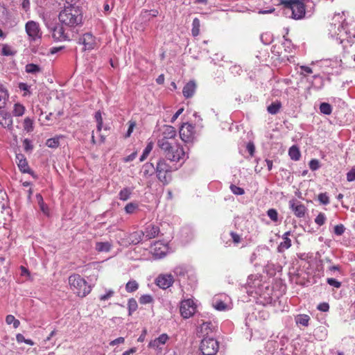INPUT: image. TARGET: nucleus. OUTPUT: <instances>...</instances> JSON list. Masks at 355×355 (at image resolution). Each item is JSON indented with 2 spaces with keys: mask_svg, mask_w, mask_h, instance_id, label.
Listing matches in <instances>:
<instances>
[{
  "mask_svg": "<svg viewBox=\"0 0 355 355\" xmlns=\"http://www.w3.org/2000/svg\"><path fill=\"white\" fill-rule=\"evenodd\" d=\"M78 0H66L64 7L60 11L58 19L60 22L67 27L74 28L83 22V12L77 6Z\"/></svg>",
  "mask_w": 355,
  "mask_h": 355,
  "instance_id": "f257e3e1",
  "label": "nucleus"
},
{
  "mask_svg": "<svg viewBox=\"0 0 355 355\" xmlns=\"http://www.w3.org/2000/svg\"><path fill=\"white\" fill-rule=\"evenodd\" d=\"M163 140H158V146L164 152L165 157L171 162L182 163L188 158L183 148L176 143L164 142Z\"/></svg>",
  "mask_w": 355,
  "mask_h": 355,
  "instance_id": "f03ea898",
  "label": "nucleus"
},
{
  "mask_svg": "<svg viewBox=\"0 0 355 355\" xmlns=\"http://www.w3.org/2000/svg\"><path fill=\"white\" fill-rule=\"evenodd\" d=\"M69 284L73 292L79 297H85L91 291V286L80 275L73 274L69 276Z\"/></svg>",
  "mask_w": 355,
  "mask_h": 355,
  "instance_id": "7ed1b4c3",
  "label": "nucleus"
},
{
  "mask_svg": "<svg viewBox=\"0 0 355 355\" xmlns=\"http://www.w3.org/2000/svg\"><path fill=\"white\" fill-rule=\"evenodd\" d=\"M280 4L291 10L292 18L301 19L305 15V5L302 0H280Z\"/></svg>",
  "mask_w": 355,
  "mask_h": 355,
  "instance_id": "20e7f679",
  "label": "nucleus"
},
{
  "mask_svg": "<svg viewBox=\"0 0 355 355\" xmlns=\"http://www.w3.org/2000/svg\"><path fill=\"white\" fill-rule=\"evenodd\" d=\"M177 169L178 167L174 168V170ZM172 171H173V168L167 164L164 159L161 158L159 159L156 166V173L158 180L164 184L169 183L171 178L167 176V173H171Z\"/></svg>",
  "mask_w": 355,
  "mask_h": 355,
  "instance_id": "39448f33",
  "label": "nucleus"
},
{
  "mask_svg": "<svg viewBox=\"0 0 355 355\" xmlns=\"http://www.w3.org/2000/svg\"><path fill=\"white\" fill-rule=\"evenodd\" d=\"M218 348L219 343L214 336H207L201 340L200 350L202 355H215Z\"/></svg>",
  "mask_w": 355,
  "mask_h": 355,
  "instance_id": "423d86ee",
  "label": "nucleus"
},
{
  "mask_svg": "<svg viewBox=\"0 0 355 355\" xmlns=\"http://www.w3.org/2000/svg\"><path fill=\"white\" fill-rule=\"evenodd\" d=\"M25 30L31 42H35L42 38V32L39 23L35 21H28L26 23Z\"/></svg>",
  "mask_w": 355,
  "mask_h": 355,
  "instance_id": "0eeeda50",
  "label": "nucleus"
},
{
  "mask_svg": "<svg viewBox=\"0 0 355 355\" xmlns=\"http://www.w3.org/2000/svg\"><path fill=\"white\" fill-rule=\"evenodd\" d=\"M48 29L52 33V37L55 41L62 42L69 40V37L67 33H65L64 25L61 24H49L46 23Z\"/></svg>",
  "mask_w": 355,
  "mask_h": 355,
  "instance_id": "6e6552de",
  "label": "nucleus"
},
{
  "mask_svg": "<svg viewBox=\"0 0 355 355\" xmlns=\"http://www.w3.org/2000/svg\"><path fill=\"white\" fill-rule=\"evenodd\" d=\"M15 159L19 170L21 173H28L35 180L38 179V175L30 168L28 162L24 154L17 153Z\"/></svg>",
  "mask_w": 355,
  "mask_h": 355,
  "instance_id": "1a4fd4ad",
  "label": "nucleus"
},
{
  "mask_svg": "<svg viewBox=\"0 0 355 355\" xmlns=\"http://www.w3.org/2000/svg\"><path fill=\"white\" fill-rule=\"evenodd\" d=\"M195 127L189 123H184L180 128V137L185 143L192 142L194 139Z\"/></svg>",
  "mask_w": 355,
  "mask_h": 355,
  "instance_id": "9d476101",
  "label": "nucleus"
},
{
  "mask_svg": "<svg viewBox=\"0 0 355 355\" xmlns=\"http://www.w3.org/2000/svg\"><path fill=\"white\" fill-rule=\"evenodd\" d=\"M196 305L191 299L184 300L181 302L180 313L184 318H189L196 311Z\"/></svg>",
  "mask_w": 355,
  "mask_h": 355,
  "instance_id": "9b49d317",
  "label": "nucleus"
},
{
  "mask_svg": "<svg viewBox=\"0 0 355 355\" xmlns=\"http://www.w3.org/2000/svg\"><path fill=\"white\" fill-rule=\"evenodd\" d=\"M78 43L84 46V51H91L96 46V37L90 33H86L78 38Z\"/></svg>",
  "mask_w": 355,
  "mask_h": 355,
  "instance_id": "f8f14e48",
  "label": "nucleus"
},
{
  "mask_svg": "<svg viewBox=\"0 0 355 355\" xmlns=\"http://www.w3.org/2000/svg\"><path fill=\"white\" fill-rule=\"evenodd\" d=\"M343 16L339 13L334 15L332 18V22L329 25V34L332 37L336 36L337 39L342 37L343 35L341 34V30L338 28V21L340 20L341 22L345 21V19H342Z\"/></svg>",
  "mask_w": 355,
  "mask_h": 355,
  "instance_id": "ddd939ff",
  "label": "nucleus"
},
{
  "mask_svg": "<svg viewBox=\"0 0 355 355\" xmlns=\"http://www.w3.org/2000/svg\"><path fill=\"white\" fill-rule=\"evenodd\" d=\"M338 21V28L341 30V34H343V37L338 38L341 42L346 40L349 42H355V33H352L349 28L348 24L345 21Z\"/></svg>",
  "mask_w": 355,
  "mask_h": 355,
  "instance_id": "4468645a",
  "label": "nucleus"
},
{
  "mask_svg": "<svg viewBox=\"0 0 355 355\" xmlns=\"http://www.w3.org/2000/svg\"><path fill=\"white\" fill-rule=\"evenodd\" d=\"M175 279L171 274H161L155 279L156 285L162 289H166L171 286Z\"/></svg>",
  "mask_w": 355,
  "mask_h": 355,
  "instance_id": "2eb2a0df",
  "label": "nucleus"
},
{
  "mask_svg": "<svg viewBox=\"0 0 355 355\" xmlns=\"http://www.w3.org/2000/svg\"><path fill=\"white\" fill-rule=\"evenodd\" d=\"M191 270L185 265L177 266L173 269L175 276L177 277V280L180 283L181 282H184L187 277L191 275Z\"/></svg>",
  "mask_w": 355,
  "mask_h": 355,
  "instance_id": "dca6fc26",
  "label": "nucleus"
},
{
  "mask_svg": "<svg viewBox=\"0 0 355 355\" xmlns=\"http://www.w3.org/2000/svg\"><path fill=\"white\" fill-rule=\"evenodd\" d=\"M290 208L293 211L294 214L297 218H302L305 216L306 211V207L300 202H296V200L293 199L289 201Z\"/></svg>",
  "mask_w": 355,
  "mask_h": 355,
  "instance_id": "f3484780",
  "label": "nucleus"
},
{
  "mask_svg": "<svg viewBox=\"0 0 355 355\" xmlns=\"http://www.w3.org/2000/svg\"><path fill=\"white\" fill-rule=\"evenodd\" d=\"M216 326L210 321L203 322L199 327L198 334L203 338L207 336H214V332L216 330Z\"/></svg>",
  "mask_w": 355,
  "mask_h": 355,
  "instance_id": "a211bd4d",
  "label": "nucleus"
},
{
  "mask_svg": "<svg viewBox=\"0 0 355 355\" xmlns=\"http://www.w3.org/2000/svg\"><path fill=\"white\" fill-rule=\"evenodd\" d=\"M142 232L146 240H150L158 236L159 233V227L157 225L149 224L146 225L144 230Z\"/></svg>",
  "mask_w": 355,
  "mask_h": 355,
  "instance_id": "6ab92c4d",
  "label": "nucleus"
},
{
  "mask_svg": "<svg viewBox=\"0 0 355 355\" xmlns=\"http://www.w3.org/2000/svg\"><path fill=\"white\" fill-rule=\"evenodd\" d=\"M291 234V231H288L285 232L282 238L283 241H282L277 246V252L279 253H283L286 250H288L291 247V240L288 238V236Z\"/></svg>",
  "mask_w": 355,
  "mask_h": 355,
  "instance_id": "aec40b11",
  "label": "nucleus"
},
{
  "mask_svg": "<svg viewBox=\"0 0 355 355\" xmlns=\"http://www.w3.org/2000/svg\"><path fill=\"white\" fill-rule=\"evenodd\" d=\"M168 248L166 245H162L159 241L155 243V248L153 249V257L156 259L164 258L167 253Z\"/></svg>",
  "mask_w": 355,
  "mask_h": 355,
  "instance_id": "412c9836",
  "label": "nucleus"
},
{
  "mask_svg": "<svg viewBox=\"0 0 355 355\" xmlns=\"http://www.w3.org/2000/svg\"><path fill=\"white\" fill-rule=\"evenodd\" d=\"M176 136V130L171 125H165L162 132V137L158 140H163L162 141L169 142V139H173Z\"/></svg>",
  "mask_w": 355,
  "mask_h": 355,
  "instance_id": "4be33fe9",
  "label": "nucleus"
},
{
  "mask_svg": "<svg viewBox=\"0 0 355 355\" xmlns=\"http://www.w3.org/2000/svg\"><path fill=\"white\" fill-rule=\"evenodd\" d=\"M196 85L193 80H190L183 87L182 94L183 96L187 98H191L195 93Z\"/></svg>",
  "mask_w": 355,
  "mask_h": 355,
  "instance_id": "5701e85b",
  "label": "nucleus"
},
{
  "mask_svg": "<svg viewBox=\"0 0 355 355\" xmlns=\"http://www.w3.org/2000/svg\"><path fill=\"white\" fill-rule=\"evenodd\" d=\"M141 173L144 178H148L156 173V167L154 166L153 163L146 162L142 166Z\"/></svg>",
  "mask_w": 355,
  "mask_h": 355,
  "instance_id": "b1692460",
  "label": "nucleus"
},
{
  "mask_svg": "<svg viewBox=\"0 0 355 355\" xmlns=\"http://www.w3.org/2000/svg\"><path fill=\"white\" fill-rule=\"evenodd\" d=\"M168 340V336L166 334H162L158 338L151 340L149 343L148 346L150 347L158 348L159 345H164Z\"/></svg>",
  "mask_w": 355,
  "mask_h": 355,
  "instance_id": "393cba45",
  "label": "nucleus"
},
{
  "mask_svg": "<svg viewBox=\"0 0 355 355\" xmlns=\"http://www.w3.org/2000/svg\"><path fill=\"white\" fill-rule=\"evenodd\" d=\"M112 248V243L109 241L96 242L95 250L98 252H108Z\"/></svg>",
  "mask_w": 355,
  "mask_h": 355,
  "instance_id": "a878e982",
  "label": "nucleus"
},
{
  "mask_svg": "<svg viewBox=\"0 0 355 355\" xmlns=\"http://www.w3.org/2000/svg\"><path fill=\"white\" fill-rule=\"evenodd\" d=\"M25 71L27 73L36 76L37 74L42 72V68L38 64L28 63L25 66Z\"/></svg>",
  "mask_w": 355,
  "mask_h": 355,
  "instance_id": "bb28decb",
  "label": "nucleus"
},
{
  "mask_svg": "<svg viewBox=\"0 0 355 355\" xmlns=\"http://www.w3.org/2000/svg\"><path fill=\"white\" fill-rule=\"evenodd\" d=\"M310 319V317L306 314H299L295 316V321L297 324L308 327Z\"/></svg>",
  "mask_w": 355,
  "mask_h": 355,
  "instance_id": "cd10ccee",
  "label": "nucleus"
},
{
  "mask_svg": "<svg viewBox=\"0 0 355 355\" xmlns=\"http://www.w3.org/2000/svg\"><path fill=\"white\" fill-rule=\"evenodd\" d=\"M324 86V79L320 75L313 76V80L311 81V87L316 89H320Z\"/></svg>",
  "mask_w": 355,
  "mask_h": 355,
  "instance_id": "c85d7f7f",
  "label": "nucleus"
},
{
  "mask_svg": "<svg viewBox=\"0 0 355 355\" xmlns=\"http://www.w3.org/2000/svg\"><path fill=\"white\" fill-rule=\"evenodd\" d=\"M288 155L290 156L292 160H299L301 157V153L299 148L295 145L292 146L288 150Z\"/></svg>",
  "mask_w": 355,
  "mask_h": 355,
  "instance_id": "c756f323",
  "label": "nucleus"
},
{
  "mask_svg": "<svg viewBox=\"0 0 355 355\" xmlns=\"http://www.w3.org/2000/svg\"><path fill=\"white\" fill-rule=\"evenodd\" d=\"M132 192V189L125 187L119 191V198L122 201H126L130 198Z\"/></svg>",
  "mask_w": 355,
  "mask_h": 355,
  "instance_id": "7c9ffc66",
  "label": "nucleus"
},
{
  "mask_svg": "<svg viewBox=\"0 0 355 355\" xmlns=\"http://www.w3.org/2000/svg\"><path fill=\"white\" fill-rule=\"evenodd\" d=\"M282 107V103L279 101H276L275 102L272 103L267 107V111L270 114H276L279 112L280 108Z\"/></svg>",
  "mask_w": 355,
  "mask_h": 355,
  "instance_id": "2f4dec72",
  "label": "nucleus"
},
{
  "mask_svg": "<svg viewBox=\"0 0 355 355\" xmlns=\"http://www.w3.org/2000/svg\"><path fill=\"white\" fill-rule=\"evenodd\" d=\"M144 238H145V236L142 231L134 232L130 235L132 243L134 245L138 244L140 242H141Z\"/></svg>",
  "mask_w": 355,
  "mask_h": 355,
  "instance_id": "473e14b6",
  "label": "nucleus"
},
{
  "mask_svg": "<svg viewBox=\"0 0 355 355\" xmlns=\"http://www.w3.org/2000/svg\"><path fill=\"white\" fill-rule=\"evenodd\" d=\"M8 97V93L2 85H0V109L6 105V99Z\"/></svg>",
  "mask_w": 355,
  "mask_h": 355,
  "instance_id": "72a5a7b5",
  "label": "nucleus"
},
{
  "mask_svg": "<svg viewBox=\"0 0 355 355\" xmlns=\"http://www.w3.org/2000/svg\"><path fill=\"white\" fill-rule=\"evenodd\" d=\"M200 21L197 17L193 19L191 33L193 37H196L200 33Z\"/></svg>",
  "mask_w": 355,
  "mask_h": 355,
  "instance_id": "f704fd0d",
  "label": "nucleus"
},
{
  "mask_svg": "<svg viewBox=\"0 0 355 355\" xmlns=\"http://www.w3.org/2000/svg\"><path fill=\"white\" fill-rule=\"evenodd\" d=\"M320 112L325 115H330L332 112V106L329 103H321L320 105Z\"/></svg>",
  "mask_w": 355,
  "mask_h": 355,
  "instance_id": "c9c22d12",
  "label": "nucleus"
},
{
  "mask_svg": "<svg viewBox=\"0 0 355 355\" xmlns=\"http://www.w3.org/2000/svg\"><path fill=\"white\" fill-rule=\"evenodd\" d=\"M94 119L96 121V129L98 132H101L103 128V122L102 118V114L100 110L95 112Z\"/></svg>",
  "mask_w": 355,
  "mask_h": 355,
  "instance_id": "e433bc0d",
  "label": "nucleus"
},
{
  "mask_svg": "<svg viewBox=\"0 0 355 355\" xmlns=\"http://www.w3.org/2000/svg\"><path fill=\"white\" fill-rule=\"evenodd\" d=\"M260 40L263 44L268 45L273 41V35L271 33L266 32L261 35Z\"/></svg>",
  "mask_w": 355,
  "mask_h": 355,
  "instance_id": "4c0bfd02",
  "label": "nucleus"
},
{
  "mask_svg": "<svg viewBox=\"0 0 355 355\" xmlns=\"http://www.w3.org/2000/svg\"><path fill=\"white\" fill-rule=\"evenodd\" d=\"M139 288V284L135 280H130L125 284V291L128 293H133Z\"/></svg>",
  "mask_w": 355,
  "mask_h": 355,
  "instance_id": "58836bf2",
  "label": "nucleus"
},
{
  "mask_svg": "<svg viewBox=\"0 0 355 355\" xmlns=\"http://www.w3.org/2000/svg\"><path fill=\"white\" fill-rule=\"evenodd\" d=\"M138 307L137 302L135 298H130L128 302V315H131Z\"/></svg>",
  "mask_w": 355,
  "mask_h": 355,
  "instance_id": "ea45409f",
  "label": "nucleus"
},
{
  "mask_svg": "<svg viewBox=\"0 0 355 355\" xmlns=\"http://www.w3.org/2000/svg\"><path fill=\"white\" fill-rule=\"evenodd\" d=\"M17 53L16 51L12 49L11 46L8 44H3L1 49V54L5 56H12Z\"/></svg>",
  "mask_w": 355,
  "mask_h": 355,
  "instance_id": "a19ab883",
  "label": "nucleus"
},
{
  "mask_svg": "<svg viewBox=\"0 0 355 355\" xmlns=\"http://www.w3.org/2000/svg\"><path fill=\"white\" fill-rule=\"evenodd\" d=\"M139 208V205L137 202H129L125 206V211L126 214H133L137 209H138Z\"/></svg>",
  "mask_w": 355,
  "mask_h": 355,
  "instance_id": "79ce46f5",
  "label": "nucleus"
},
{
  "mask_svg": "<svg viewBox=\"0 0 355 355\" xmlns=\"http://www.w3.org/2000/svg\"><path fill=\"white\" fill-rule=\"evenodd\" d=\"M59 139H60V137H58L48 139L46 140V145L49 148H58V147L59 146V145H60Z\"/></svg>",
  "mask_w": 355,
  "mask_h": 355,
  "instance_id": "37998d69",
  "label": "nucleus"
},
{
  "mask_svg": "<svg viewBox=\"0 0 355 355\" xmlns=\"http://www.w3.org/2000/svg\"><path fill=\"white\" fill-rule=\"evenodd\" d=\"M24 130L27 132H30L33 130V121L31 118H25L24 121Z\"/></svg>",
  "mask_w": 355,
  "mask_h": 355,
  "instance_id": "c03bdc74",
  "label": "nucleus"
},
{
  "mask_svg": "<svg viewBox=\"0 0 355 355\" xmlns=\"http://www.w3.org/2000/svg\"><path fill=\"white\" fill-rule=\"evenodd\" d=\"M24 111H25V107L22 105H21L19 103L15 104L14 110L12 111L13 114L15 116H21L24 114Z\"/></svg>",
  "mask_w": 355,
  "mask_h": 355,
  "instance_id": "a18cd8bd",
  "label": "nucleus"
},
{
  "mask_svg": "<svg viewBox=\"0 0 355 355\" xmlns=\"http://www.w3.org/2000/svg\"><path fill=\"white\" fill-rule=\"evenodd\" d=\"M6 322L8 324H12L13 327L15 329L20 324L19 320L16 319L12 315H8L6 318Z\"/></svg>",
  "mask_w": 355,
  "mask_h": 355,
  "instance_id": "49530a36",
  "label": "nucleus"
},
{
  "mask_svg": "<svg viewBox=\"0 0 355 355\" xmlns=\"http://www.w3.org/2000/svg\"><path fill=\"white\" fill-rule=\"evenodd\" d=\"M23 146L26 153H31L34 148L32 141L27 138L23 140Z\"/></svg>",
  "mask_w": 355,
  "mask_h": 355,
  "instance_id": "de8ad7c7",
  "label": "nucleus"
},
{
  "mask_svg": "<svg viewBox=\"0 0 355 355\" xmlns=\"http://www.w3.org/2000/svg\"><path fill=\"white\" fill-rule=\"evenodd\" d=\"M139 302L141 304H150V303H152L153 302V297L150 295L145 294V295H142L139 297Z\"/></svg>",
  "mask_w": 355,
  "mask_h": 355,
  "instance_id": "09e8293b",
  "label": "nucleus"
},
{
  "mask_svg": "<svg viewBox=\"0 0 355 355\" xmlns=\"http://www.w3.org/2000/svg\"><path fill=\"white\" fill-rule=\"evenodd\" d=\"M267 215L273 222L278 221V212L275 209H269Z\"/></svg>",
  "mask_w": 355,
  "mask_h": 355,
  "instance_id": "8fccbe9b",
  "label": "nucleus"
},
{
  "mask_svg": "<svg viewBox=\"0 0 355 355\" xmlns=\"http://www.w3.org/2000/svg\"><path fill=\"white\" fill-rule=\"evenodd\" d=\"M231 191L237 196H241L245 193V191L243 188L239 187L236 185L232 184L230 187Z\"/></svg>",
  "mask_w": 355,
  "mask_h": 355,
  "instance_id": "3c124183",
  "label": "nucleus"
},
{
  "mask_svg": "<svg viewBox=\"0 0 355 355\" xmlns=\"http://www.w3.org/2000/svg\"><path fill=\"white\" fill-rule=\"evenodd\" d=\"M213 306L218 311H224L227 309V304L221 300H215Z\"/></svg>",
  "mask_w": 355,
  "mask_h": 355,
  "instance_id": "603ef678",
  "label": "nucleus"
},
{
  "mask_svg": "<svg viewBox=\"0 0 355 355\" xmlns=\"http://www.w3.org/2000/svg\"><path fill=\"white\" fill-rule=\"evenodd\" d=\"M318 200L324 205L329 204V198L327 193H320L318 195Z\"/></svg>",
  "mask_w": 355,
  "mask_h": 355,
  "instance_id": "864d4df0",
  "label": "nucleus"
},
{
  "mask_svg": "<svg viewBox=\"0 0 355 355\" xmlns=\"http://www.w3.org/2000/svg\"><path fill=\"white\" fill-rule=\"evenodd\" d=\"M18 87L21 91L25 92V93L24 94V96H26L27 94L31 95V92L30 91L31 86L28 85L27 83H19Z\"/></svg>",
  "mask_w": 355,
  "mask_h": 355,
  "instance_id": "5fc2aeb1",
  "label": "nucleus"
},
{
  "mask_svg": "<svg viewBox=\"0 0 355 355\" xmlns=\"http://www.w3.org/2000/svg\"><path fill=\"white\" fill-rule=\"evenodd\" d=\"M326 220V216L324 213H319L318 215L315 218V223L318 225L319 226H321L324 224Z\"/></svg>",
  "mask_w": 355,
  "mask_h": 355,
  "instance_id": "6e6d98bb",
  "label": "nucleus"
},
{
  "mask_svg": "<svg viewBox=\"0 0 355 355\" xmlns=\"http://www.w3.org/2000/svg\"><path fill=\"white\" fill-rule=\"evenodd\" d=\"M309 166L313 171L318 170L320 167V162L316 159H311L309 163Z\"/></svg>",
  "mask_w": 355,
  "mask_h": 355,
  "instance_id": "4d7b16f0",
  "label": "nucleus"
},
{
  "mask_svg": "<svg viewBox=\"0 0 355 355\" xmlns=\"http://www.w3.org/2000/svg\"><path fill=\"white\" fill-rule=\"evenodd\" d=\"M327 283L329 285H330L333 287L337 288H339L342 285L340 282L338 281L337 279H336L334 278H327Z\"/></svg>",
  "mask_w": 355,
  "mask_h": 355,
  "instance_id": "13d9d810",
  "label": "nucleus"
},
{
  "mask_svg": "<svg viewBox=\"0 0 355 355\" xmlns=\"http://www.w3.org/2000/svg\"><path fill=\"white\" fill-rule=\"evenodd\" d=\"M230 71L232 74H233L234 76H236L241 74V73L242 71V69L239 65L235 64V65H232L230 68Z\"/></svg>",
  "mask_w": 355,
  "mask_h": 355,
  "instance_id": "bf43d9fd",
  "label": "nucleus"
},
{
  "mask_svg": "<svg viewBox=\"0 0 355 355\" xmlns=\"http://www.w3.org/2000/svg\"><path fill=\"white\" fill-rule=\"evenodd\" d=\"M345 227L343 224L337 225L334 227V234L337 236H341L345 232Z\"/></svg>",
  "mask_w": 355,
  "mask_h": 355,
  "instance_id": "052dcab7",
  "label": "nucleus"
},
{
  "mask_svg": "<svg viewBox=\"0 0 355 355\" xmlns=\"http://www.w3.org/2000/svg\"><path fill=\"white\" fill-rule=\"evenodd\" d=\"M284 42L283 43V46L284 47V49L287 52H291V40L288 39L286 35H284Z\"/></svg>",
  "mask_w": 355,
  "mask_h": 355,
  "instance_id": "680f3d73",
  "label": "nucleus"
},
{
  "mask_svg": "<svg viewBox=\"0 0 355 355\" xmlns=\"http://www.w3.org/2000/svg\"><path fill=\"white\" fill-rule=\"evenodd\" d=\"M300 74L304 76H306V73L310 74L313 73L312 69L310 67L306 65L300 66Z\"/></svg>",
  "mask_w": 355,
  "mask_h": 355,
  "instance_id": "e2e57ef3",
  "label": "nucleus"
},
{
  "mask_svg": "<svg viewBox=\"0 0 355 355\" xmlns=\"http://www.w3.org/2000/svg\"><path fill=\"white\" fill-rule=\"evenodd\" d=\"M247 150L250 153L251 157H253L255 152V146L252 141H250L247 144L246 146Z\"/></svg>",
  "mask_w": 355,
  "mask_h": 355,
  "instance_id": "0e129e2a",
  "label": "nucleus"
},
{
  "mask_svg": "<svg viewBox=\"0 0 355 355\" xmlns=\"http://www.w3.org/2000/svg\"><path fill=\"white\" fill-rule=\"evenodd\" d=\"M317 309L320 311L327 312L329 309V304L327 302H322L318 305Z\"/></svg>",
  "mask_w": 355,
  "mask_h": 355,
  "instance_id": "69168bd1",
  "label": "nucleus"
},
{
  "mask_svg": "<svg viewBox=\"0 0 355 355\" xmlns=\"http://www.w3.org/2000/svg\"><path fill=\"white\" fill-rule=\"evenodd\" d=\"M347 180L348 182L355 181V167L352 168L349 172H347Z\"/></svg>",
  "mask_w": 355,
  "mask_h": 355,
  "instance_id": "338daca9",
  "label": "nucleus"
},
{
  "mask_svg": "<svg viewBox=\"0 0 355 355\" xmlns=\"http://www.w3.org/2000/svg\"><path fill=\"white\" fill-rule=\"evenodd\" d=\"M230 235L231 236L233 243L234 244H238L241 242V236L237 233H236L234 232H231L230 233Z\"/></svg>",
  "mask_w": 355,
  "mask_h": 355,
  "instance_id": "774afa93",
  "label": "nucleus"
}]
</instances>
